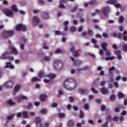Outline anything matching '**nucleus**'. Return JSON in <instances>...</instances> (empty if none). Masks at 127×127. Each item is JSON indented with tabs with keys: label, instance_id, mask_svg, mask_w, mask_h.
I'll return each instance as SVG.
<instances>
[{
	"label": "nucleus",
	"instance_id": "nucleus-1",
	"mask_svg": "<svg viewBox=\"0 0 127 127\" xmlns=\"http://www.w3.org/2000/svg\"><path fill=\"white\" fill-rule=\"evenodd\" d=\"M53 65L56 70H61L63 67V63L62 62L58 60H56L54 62Z\"/></svg>",
	"mask_w": 127,
	"mask_h": 127
},
{
	"label": "nucleus",
	"instance_id": "nucleus-2",
	"mask_svg": "<svg viewBox=\"0 0 127 127\" xmlns=\"http://www.w3.org/2000/svg\"><path fill=\"white\" fill-rule=\"evenodd\" d=\"M13 34H14V32L12 30L4 31L2 33L1 37L4 39L7 38V37L12 36Z\"/></svg>",
	"mask_w": 127,
	"mask_h": 127
},
{
	"label": "nucleus",
	"instance_id": "nucleus-3",
	"mask_svg": "<svg viewBox=\"0 0 127 127\" xmlns=\"http://www.w3.org/2000/svg\"><path fill=\"white\" fill-rule=\"evenodd\" d=\"M101 46L103 48V50L105 51L107 57H110L112 54H111V51L107 49V47H108V43L104 42L101 44Z\"/></svg>",
	"mask_w": 127,
	"mask_h": 127
},
{
	"label": "nucleus",
	"instance_id": "nucleus-4",
	"mask_svg": "<svg viewBox=\"0 0 127 127\" xmlns=\"http://www.w3.org/2000/svg\"><path fill=\"white\" fill-rule=\"evenodd\" d=\"M26 26L22 24H19L16 27L17 31H26Z\"/></svg>",
	"mask_w": 127,
	"mask_h": 127
},
{
	"label": "nucleus",
	"instance_id": "nucleus-5",
	"mask_svg": "<svg viewBox=\"0 0 127 127\" xmlns=\"http://www.w3.org/2000/svg\"><path fill=\"white\" fill-rule=\"evenodd\" d=\"M70 51L73 53L74 56L77 57V56H79L78 52H81V50H78V51H75V46H72L70 48Z\"/></svg>",
	"mask_w": 127,
	"mask_h": 127
},
{
	"label": "nucleus",
	"instance_id": "nucleus-6",
	"mask_svg": "<svg viewBox=\"0 0 127 127\" xmlns=\"http://www.w3.org/2000/svg\"><path fill=\"white\" fill-rule=\"evenodd\" d=\"M35 120L37 127H42V124H41V119L39 117H36Z\"/></svg>",
	"mask_w": 127,
	"mask_h": 127
},
{
	"label": "nucleus",
	"instance_id": "nucleus-7",
	"mask_svg": "<svg viewBox=\"0 0 127 127\" xmlns=\"http://www.w3.org/2000/svg\"><path fill=\"white\" fill-rule=\"evenodd\" d=\"M4 87L6 88H12L13 87V82L11 80H9L8 82H5L4 84Z\"/></svg>",
	"mask_w": 127,
	"mask_h": 127
},
{
	"label": "nucleus",
	"instance_id": "nucleus-8",
	"mask_svg": "<svg viewBox=\"0 0 127 127\" xmlns=\"http://www.w3.org/2000/svg\"><path fill=\"white\" fill-rule=\"evenodd\" d=\"M3 11L6 15L7 16H11L13 14V12L10 9H4Z\"/></svg>",
	"mask_w": 127,
	"mask_h": 127
},
{
	"label": "nucleus",
	"instance_id": "nucleus-9",
	"mask_svg": "<svg viewBox=\"0 0 127 127\" xmlns=\"http://www.w3.org/2000/svg\"><path fill=\"white\" fill-rule=\"evenodd\" d=\"M110 12V8L109 7H106L103 8L102 12L105 16H108V12Z\"/></svg>",
	"mask_w": 127,
	"mask_h": 127
},
{
	"label": "nucleus",
	"instance_id": "nucleus-10",
	"mask_svg": "<svg viewBox=\"0 0 127 127\" xmlns=\"http://www.w3.org/2000/svg\"><path fill=\"white\" fill-rule=\"evenodd\" d=\"M100 92L102 95H107L109 94V90L105 87L101 88Z\"/></svg>",
	"mask_w": 127,
	"mask_h": 127
},
{
	"label": "nucleus",
	"instance_id": "nucleus-11",
	"mask_svg": "<svg viewBox=\"0 0 127 127\" xmlns=\"http://www.w3.org/2000/svg\"><path fill=\"white\" fill-rule=\"evenodd\" d=\"M32 22H33V25H36V24H38V23H39V19H38V17L36 16L33 17Z\"/></svg>",
	"mask_w": 127,
	"mask_h": 127
},
{
	"label": "nucleus",
	"instance_id": "nucleus-12",
	"mask_svg": "<svg viewBox=\"0 0 127 127\" xmlns=\"http://www.w3.org/2000/svg\"><path fill=\"white\" fill-rule=\"evenodd\" d=\"M9 49H10V50L12 51V53H13V54H14V55H17L18 54L17 50H16V49L13 47V46H10L9 47Z\"/></svg>",
	"mask_w": 127,
	"mask_h": 127
},
{
	"label": "nucleus",
	"instance_id": "nucleus-13",
	"mask_svg": "<svg viewBox=\"0 0 127 127\" xmlns=\"http://www.w3.org/2000/svg\"><path fill=\"white\" fill-rule=\"evenodd\" d=\"M68 24H69V22L68 21H65L63 22V25L64 26V31H65V32H67V31H68Z\"/></svg>",
	"mask_w": 127,
	"mask_h": 127
},
{
	"label": "nucleus",
	"instance_id": "nucleus-14",
	"mask_svg": "<svg viewBox=\"0 0 127 127\" xmlns=\"http://www.w3.org/2000/svg\"><path fill=\"white\" fill-rule=\"evenodd\" d=\"M9 53L6 52L4 54H3L0 57V59H7L9 56Z\"/></svg>",
	"mask_w": 127,
	"mask_h": 127
},
{
	"label": "nucleus",
	"instance_id": "nucleus-15",
	"mask_svg": "<svg viewBox=\"0 0 127 127\" xmlns=\"http://www.w3.org/2000/svg\"><path fill=\"white\" fill-rule=\"evenodd\" d=\"M43 19H47L49 17V15L48 14V12H43L42 13V16Z\"/></svg>",
	"mask_w": 127,
	"mask_h": 127
},
{
	"label": "nucleus",
	"instance_id": "nucleus-16",
	"mask_svg": "<svg viewBox=\"0 0 127 127\" xmlns=\"http://www.w3.org/2000/svg\"><path fill=\"white\" fill-rule=\"evenodd\" d=\"M20 88H21V86L20 85H16L14 88L13 94H15L17 92H18V91L20 90Z\"/></svg>",
	"mask_w": 127,
	"mask_h": 127
},
{
	"label": "nucleus",
	"instance_id": "nucleus-17",
	"mask_svg": "<svg viewBox=\"0 0 127 127\" xmlns=\"http://www.w3.org/2000/svg\"><path fill=\"white\" fill-rule=\"evenodd\" d=\"M113 36H114V37H117L118 38H119V39L123 38V35L121 33H119L118 34H117L116 33H114L113 34Z\"/></svg>",
	"mask_w": 127,
	"mask_h": 127
},
{
	"label": "nucleus",
	"instance_id": "nucleus-18",
	"mask_svg": "<svg viewBox=\"0 0 127 127\" xmlns=\"http://www.w3.org/2000/svg\"><path fill=\"white\" fill-rule=\"evenodd\" d=\"M89 4L91 5H96L98 4V2L97 0H91L88 2Z\"/></svg>",
	"mask_w": 127,
	"mask_h": 127
},
{
	"label": "nucleus",
	"instance_id": "nucleus-19",
	"mask_svg": "<svg viewBox=\"0 0 127 127\" xmlns=\"http://www.w3.org/2000/svg\"><path fill=\"white\" fill-rule=\"evenodd\" d=\"M38 77L39 78H42L43 77H46V75H44V71L41 70L38 73Z\"/></svg>",
	"mask_w": 127,
	"mask_h": 127
},
{
	"label": "nucleus",
	"instance_id": "nucleus-20",
	"mask_svg": "<svg viewBox=\"0 0 127 127\" xmlns=\"http://www.w3.org/2000/svg\"><path fill=\"white\" fill-rule=\"evenodd\" d=\"M5 68H10V69H14V66L11 64L10 62L6 63V64L5 66Z\"/></svg>",
	"mask_w": 127,
	"mask_h": 127
},
{
	"label": "nucleus",
	"instance_id": "nucleus-21",
	"mask_svg": "<svg viewBox=\"0 0 127 127\" xmlns=\"http://www.w3.org/2000/svg\"><path fill=\"white\" fill-rule=\"evenodd\" d=\"M46 98H47V96L45 94H41L40 96V99L42 102H44L46 100Z\"/></svg>",
	"mask_w": 127,
	"mask_h": 127
},
{
	"label": "nucleus",
	"instance_id": "nucleus-22",
	"mask_svg": "<svg viewBox=\"0 0 127 127\" xmlns=\"http://www.w3.org/2000/svg\"><path fill=\"white\" fill-rule=\"evenodd\" d=\"M55 54H59V53H60L61 54H64V53H65V51L58 49L55 50Z\"/></svg>",
	"mask_w": 127,
	"mask_h": 127
},
{
	"label": "nucleus",
	"instance_id": "nucleus-23",
	"mask_svg": "<svg viewBox=\"0 0 127 127\" xmlns=\"http://www.w3.org/2000/svg\"><path fill=\"white\" fill-rule=\"evenodd\" d=\"M46 76L50 79H54V78L56 77V74L54 73H49L46 75Z\"/></svg>",
	"mask_w": 127,
	"mask_h": 127
},
{
	"label": "nucleus",
	"instance_id": "nucleus-24",
	"mask_svg": "<svg viewBox=\"0 0 127 127\" xmlns=\"http://www.w3.org/2000/svg\"><path fill=\"white\" fill-rule=\"evenodd\" d=\"M79 93L80 94H87L88 92H89V90L88 89H80L78 90Z\"/></svg>",
	"mask_w": 127,
	"mask_h": 127
},
{
	"label": "nucleus",
	"instance_id": "nucleus-25",
	"mask_svg": "<svg viewBox=\"0 0 127 127\" xmlns=\"http://www.w3.org/2000/svg\"><path fill=\"white\" fill-rule=\"evenodd\" d=\"M70 59H71V61H72V62H73L74 65H75L76 66H78V65L76 63H79V64H80L81 63V62H80V61H75V59L73 57H70Z\"/></svg>",
	"mask_w": 127,
	"mask_h": 127
},
{
	"label": "nucleus",
	"instance_id": "nucleus-26",
	"mask_svg": "<svg viewBox=\"0 0 127 127\" xmlns=\"http://www.w3.org/2000/svg\"><path fill=\"white\" fill-rule=\"evenodd\" d=\"M108 4H115L117 3V0H109L106 1Z\"/></svg>",
	"mask_w": 127,
	"mask_h": 127
},
{
	"label": "nucleus",
	"instance_id": "nucleus-27",
	"mask_svg": "<svg viewBox=\"0 0 127 127\" xmlns=\"http://www.w3.org/2000/svg\"><path fill=\"white\" fill-rule=\"evenodd\" d=\"M11 10L15 12H17V11H18V10L16 8V5H15V4H13L11 6Z\"/></svg>",
	"mask_w": 127,
	"mask_h": 127
},
{
	"label": "nucleus",
	"instance_id": "nucleus-28",
	"mask_svg": "<svg viewBox=\"0 0 127 127\" xmlns=\"http://www.w3.org/2000/svg\"><path fill=\"white\" fill-rule=\"evenodd\" d=\"M127 31H125L123 33V35H124V36L123 37V40H124L125 41H127Z\"/></svg>",
	"mask_w": 127,
	"mask_h": 127
},
{
	"label": "nucleus",
	"instance_id": "nucleus-29",
	"mask_svg": "<svg viewBox=\"0 0 127 127\" xmlns=\"http://www.w3.org/2000/svg\"><path fill=\"white\" fill-rule=\"evenodd\" d=\"M20 100H27V97H26L25 96H23V95L20 96L19 97L18 101H20Z\"/></svg>",
	"mask_w": 127,
	"mask_h": 127
},
{
	"label": "nucleus",
	"instance_id": "nucleus-30",
	"mask_svg": "<svg viewBox=\"0 0 127 127\" xmlns=\"http://www.w3.org/2000/svg\"><path fill=\"white\" fill-rule=\"evenodd\" d=\"M7 103L10 105V106H14V105H15V103L13 102L12 100L10 99L7 101Z\"/></svg>",
	"mask_w": 127,
	"mask_h": 127
},
{
	"label": "nucleus",
	"instance_id": "nucleus-31",
	"mask_svg": "<svg viewBox=\"0 0 127 127\" xmlns=\"http://www.w3.org/2000/svg\"><path fill=\"white\" fill-rule=\"evenodd\" d=\"M87 34L88 35H89V36H92L93 35V30L88 29V32H87Z\"/></svg>",
	"mask_w": 127,
	"mask_h": 127
},
{
	"label": "nucleus",
	"instance_id": "nucleus-32",
	"mask_svg": "<svg viewBox=\"0 0 127 127\" xmlns=\"http://www.w3.org/2000/svg\"><path fill=\"white\" fill-rule=\"evenodd\" d=\"M55 33L56 35H64V33L61 32L59 31H55Z\"/></svg>",
	"mask_w": 127,
	"mask_h": 127
},
{
	"label": "nucleus",
	"instance_id": "nucleus-33",
	"mask_svg": "<svg viewBox=\"0 0 127 127\" xmlns=\"http://www.w3.org/2000/svg\"><path fill=\"white\" fill-rule=\"evenodd\" d=\"M51 59V58L48 56H45L44 58V61H46L47 62H48V61H50Z\"/></svg>",
	"mask_w": 127,
	"mask_h": 127
},
{
	"label": "nucleus",
	"instance_id": "nucleus-34",
	"mask_svg": "<svg viewBox=\"0 0 127 127\" xmlns=\"http://www.w3.org/2000/svg\"><path fill=\"white\" fill-rule=\"evenodd\" d=\"M44 82L46 84H48L49 85H51L52 83V80H44Z\"/></svg>",
	"mask_w": 127,
	"mask_h": 127
},
{
	"label": "nucleus",
	"instance_id": "nucleus-35",
	"mask_svg": "<svg viewBox=\"0 0 127 127\" xmlns=\"http://www.w3.org/2000/svg\"><path fill=\"white\" fill-rule=\"evenodd\" d=\"M112 120V117L110 115H108L106 118V123L109 124V122H111Z\"/></svg>",
	"mask_w": 127,
	"mask_h": 127
},
{
	"label": "nucleus",
	"instance_id": "nucleus-36",
	"mask_svg": "<svg viewBox=\"0 0 127 127\" xmlns=\"http://www.w3.org/2000/svg\"><path fill=\"white\" fill-rule=\"evenodd\" d=\"M58 117L60 119H63L65 117V114L60 113L58 115Z\"/></svg>",
	"mask_w": 127,
	"mask_h": 127
},
{
	"label": "nucleus",
	"instance_id": "nucleus-37",
	"mask_svg": "<svg viewBox=\"0 0 127 127\" xmlns=\"http://www.w3.org/2000/svg\"><path fill=\"white\" fill-rule=\"evenodd\" d=\"M23 118H28V113L26 112H24L22 113Z\"/></svg>",
	"mask_w": 127,
	"mask_h": 127
},
{
	"label": "nucleus",
	"instance_id": "nucleus-38",
	"mask_svg": "<svg viewBox=\"0 0 127 127\" xmlns=\"http://www.w3.org/2000/svg\"><path fill=\"white\" fill-rule=\"evenodd\" d=\"M73 126H74V121H73L72 120H70L68 122V126L73 127Z\"/></svg>",
	"mask_w": 127,
	"mask_h": 127
},
{
	"label": "nucleus",
	"instance_id": "nucleus-39",
	"mask_svg": "<svg viewBox=\"0 0 127 127\" xmlns=\"http://www.w3.org/2000/svg\"><path fill=\"white\" fill-rule=\"evenodd\" d=\"M91 92H92V93H94V94H98V90H96V89H95V88L92 87L91 88Z\"/></svg>",
	"mask_w": 127,
	"mask_h": 127
},
{
	"label": "nucleus",
	"instance_id": "nucleus-40",
	"mask_svg": "<svg viewBox=\"0 0 127 127\" xmlns=\"http://www.w3.org/2000/svg\"><path fill=\"white\" fill-rule=\"evenodd\" d=\"M15 116V115L13 114L12 115H10L7 117V120L8 121H9V120H11V119H13V117Z\"/></svg>",
	"mask_w": 127,
	"mask_h": 127
},
{
	"label": "nucleus",
	"instance_id": "nucleus-41",
	"mask_svg": "<svg viewBox=\"0 0 127 127\" xmlns=\"http://www.w3.org/2000/svg\"><path fill=\"white\" fill-rule=\"evenodd\" d=\"M70 30L71 32H75V31H76V27H75V26L71 27L70 28Z\"/></svg>",
	"mask_w": 127,
	"mask_h": 127
},
{
	"label": "nucleus",
	"instance_id": "nucleus-42",
	"mask_svg": "<svg viewBox=\"0 0 127 127\" xmlns=\"http://www.w3.org/2000/svg\"><path fill=\"white\" fill-rule=\"evenodd\" d=\"M115 68L114 66H112V67H111L110 69H109V73L110 74H113V71H114L115 70Z\"/></svg>",
	"mask_w": 127,
	"mask_h": 127
},
{
	"label": "nucleus",
	"instance_id": "nucleus-43",
	"mask_svg": "<svg viewBox=\"0 0 127 127\" xmlns=\"http://www.w3.org/2000/svg\"><path fill=\"white\" fill-rule=\"evenodd\" d=\"M78 9V5H76L75 7H74L71 10V12H74Z\"/></svg>",
	"mask_w": 127,
	"mask_h": 127
},
{
	"label": "nucleus",
	"instance_id": "nucleus-44",
	"mask_svg": "<svg viewBox=\"0 0 127 127\" xmlns=\"http://www.w3.org/2000/svg\"><path fill=\"white\" fill-rule=\"evenodd\" d=\"M83 108L84 110L88 111V110H89V105L87 104H84Z\"/></svg>",
	"mask_w": 127,
	"mask_h": 127
},
{
	"label": "nucleus",
	"instance_id": "nucleus-45",
	"mask_svg": "<svg viewBox=\"0 0 127 127\" xmlns=\"http://www.w3.org/2000/svg\"><path fill=\"white\" fill-rule=\"evenodd\" d=\"M114 59H115L114 57H108V58H105V60L106 61H108L109 60H114Z\"/></svg>",
	"mask_w": 127,
	"mask_h": 127
},
{
	"label": "nucleus",
	"instance_id": "nucleus-46",
	"mask_svg": "<svg viewBox=\"0 0 127 127\" xmlns=\"http://www.w3.org/2000/svg\"><path fill=\"white\" fill-rule=\"evenodd\" d=\"M67 0H68L69 1H74V0H61L60 1L61 3H65Z\"/></svg>",
	"mask_w": 127,
	"mask_h": 127
},
{
	"label": "nucleus",
	"instance_id": "nucleus-47",
	"mask_svg": "<svg viewBox=\"0 0 127 127\" xmlns=\"http://www.w3.org/2000/svg\"><path fill=\"white\" fill-rule=\"evenodd\" d=\"M46 113H47V110L46 109H43L40 111V114H46Z\"/></svg>",
	"mask_w": 127,
	"mask_h": 127
},
{
	"label": "nucleus",
	"instance_id": "nucleus-48",
	"mask_svg": "<svg viewBox=\"0 0 127 127\" xmlns=\"http://www.w3.org/2000/svg\"><path fill=\"white\" fill-rule=\"evenodd\" d=\"M114 53L115 54V55H117V56H119V55H121V51H115L114 52Z\"/></svg>",
	"mask_w": 127,
	"mask_h": 127
},
{
	"label": "nucleus",
	"instance_id": "nucleus-49",
	"mask_svg": "<svg viewBox=\"0 0 127 127\" xmlns=\"http://www.w3.org/2000/svg\"><path fill=\"white\" fill-rule=\"evenodd\" d=\"M91 41L92 42V43H93V44H95L96 43H98V41L97 40H96V39H91Z\"/></svg>",
	"mask_w": 127,
	"mask_h": 127
},
{
	"label": "nucleus",
	"instance_id": "nucleus-50",
	"mask_svg": "<svg viewBox=\"0 0 127 127\" xmlns=\"http://www.w3.org/2000/svg\"><path fill=\"white\" fill-rule=\"evenodd\" d=\"M118 97H119V98H124V97H125V95H124L122 92H119L118 94Z\"/></svg>",
	"mask_w": 127,
	"mask_h": 127
},
{
	"label": "nucleus",
	"instance_id": "nucleus-51",
	"mask_svg": "<svg viewBox=\"0 0 127 127\" xmlns=\"http://www.w3.org/2000/svg\"><path fill=\"white\" fill-rule=\"evenodd\" d=\"M123 50L125 52H127V44H125L123 46Z\"/></svg>",
	"mask_w": 127,
	"mask_h": 127
},
{
	"label": "nucleus",
	"instance_id": "nucleus-52",
	"mask_svg": "<svg viewBox=\"0 0 127 127\" xmlns=\"http://www.w3.org/2000/svg\"><path fill=\"white\" fill-rule=\"evenodd\" d=\"M16 117H17V118H21V116H22V113H21V112L17 113L16 114Z\"/></svg>",
	"mask_w": 127,
	"mask_h": 127
},
{
	"label": "nucleus",
	"instance_id": "nucleus-53",
	"mask_svg": "<svg viewBox=\"0 0 127 127\" xmlns=\"http://www.w3.org/2000/svg\"><path fill=\"white\" fill-rule=\"evenodd\" d=\"M115 7H117V8L122 7V5H121V4H120V3H115Z\"/></svg>",
	"mask_w": 127,
	"mask_h": 127
},
{
	"label": "nucleus",
	"instance_id": "nucleus-54",
	"mask_svg": "<svg viewBox=\"0 0 127 127\" xmlns=\"http://www.w3.org/2000/svg\"><path fill=\"white\" fill-rule=\"evenodd\" d=\"M26 41H27V39H26L25 37H22L21 42H24V43H26Z\"/></svg>",
	"mask_w": 127,
	"mask_h": 127
},
{
	"label": "nucleus",
	"instance_id": "nucleus-55",
	"mask_svg": "<svg viewBox=\"0 0 127 127\" xmlns=\"http://www.w3.org/2000/svg\"><path fill=\"white\" fill-rule=\"evenodd\" d=\"M101 111L102 112H105V111H106V106L105 105L101 106Z\"/></svg>",
	"mask_w": 127,
	"mask_h": 127
},
{
	"label": "nucleus",
	"instance_id": "nucleus-56",
	"mask_svg": "<svg viewBox=\"0 0 127 127\" xmlns=\"http://www.w3.org/2000/svg\"><path fill=\"white\" fill-rule=\"evenodd\" d=\"M94 28H95V29H98V30H102V29H101V28H100V26H99V25H95Z\"/></svg>",
	"mask_w": 127,
	"mask_h": 127
},
{
	"label": "nucleus",
	"instance_id": "nucleus-57",
	"mask_svg": "<svg viewBox=\"0 0 127 127\" xmlns=\"http://www.w3.org/2000/svg\"><path fill=\"white\" fill-rule=\"evenodd\" d=\"M102 35L104 38H108L109 37V35H108V34L106 33H103Z\"/></svg>",
	"mask_w": 127,
	"mask_h": 127
},
{
	"label": "nucleus",
	"instance_id": "nucleus-58",
	"mask_svg": "<svg viewBox=\"0 0 127 127\" xmlns=\"http://www.w3.org/2000/svg\"><path fill=\"white\" fill-rule=\"evenodd\" d=\"M27 109L28 110H31V109H32V104L29 103L28 106H27Z\"/></svg>",
	"mask_w": 127,
	"mask_h": 127
},
{
	"label": "nucleus",
	"instance_id": "nucleus-59",
	"mask_svg": "<svg viewBox=\"0 0 127 127\" xmlns=\"http://www.w3.org/2000/svg\"><path fill=\"white\" fill-rule=\"evenodd\" d=\"M59 7H60V8H66L65 5H64V4L62 3H60Z\"/></svg>",
	"mask_w": 127,
	"mask_h": 127
},
{
	"label": "nucleus",
	"instance_id": "nucleus-60",
	"mask_svg": "<svg viewBox=\"0 0 127 127\" xmlns=\"http://www.w3.org/2000/svg\"><path fill=\"white\" fill-rule=\"evenodd\" d=\"M124 17L123 16H121L119 18V21L120 22L122 23V22H124Z\"/></svg>",
	"mask_w": 127,
	"mask_h": 127
},
{
	"label": "nucleus",
	"instance_id": "nucleus-61",
	"mask_svg": "<svg viewBox=\"0 0 127 127\" xmlns=\"http://www.w3.org/2000/svg\"><path fill=\"white\" fill-rule=\"evenodd\" d=\"M57 106H58V104L56 103H54L52 104V108H57Z\"/></svg>",
	"mask_w": 127,
	"mask_h": 127
},
{
	"label": "nucleus",
	"instance_id": "nucleus-62",
	"mask_svg": "<svg viewBox=\"0 0 127 127\" xmlns=\"http://www.w3.org/2000/svg\"><path fill=\"white\" fill-rule=\"evenodd\" d=\"M94 48H96L97 49H99V48H100V46H99V45H98V43L94 44Z\"/></svg>",
	"mask_w": 127,
	"mask_h": 127
},
{
	"label": "nucleus",
	"instance_id": "nucleus-63",
	"mask_svg": "<svg viewBox=\"0 0 127 127\" xmlns=\"http://www.w3.org/2000/svg\"><path fill=\"white\" fill-rule=\"evenodd\" d=\"M88 69H90V67L88 66H85L84 67H83L82 69L83 70H88Z\"/></svg>",
	"mask_w": 127,
	"mask_h": 127
},
{
	"label": "nucleus",
	"instance_id": "nucleus-64",
	"mask_svg": "<svg viewBox=\"0 0 127 127\" xmlns=\"http://www.w3.org/2000/svg\"><path fill=\"white\" fill-rule=\"evenodd\" d=\"M106 83H107L105 81H103L101 82L100 85L102 86V87H104L105 85H106Z\"/></svg>",
	"mask_w": 127,
	"mask_h": 127
}]
</instances>
